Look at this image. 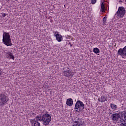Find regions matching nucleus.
I'll use <instances>...</instances> for the list:
<instances>
[{
	"instance_id": "obj_1",
	"label": "nucleus",
	"mask_w": 126,
	"mask_h": 126,
	"mask_svg": "<svg viewBox=\"0 0 126 126\" xmlns=\"http://www.w3.org/2000/svg\"><path fill=\"white\" fill-rule=\"evenodd\" d=\"M2 42L6 46H12L10 34L8 32H3Z\"/></svg>"
},
{
	"instance_id": "obj_2",
	"label": "nucleus",
	"mask_w": 126,
	"mask_h": 126,
	"mask_svg": "<svg viewBox=\"0 0 126 126\" xmlns=\"http://www.w3.org/2000/svg\"><path fill=\"white\" fill-rule=\"evenodd\" d=\"M9 98L6 94L2 93L0 94V106L3 107L7 102H8Z\"/></svg>"
},
{
	"instance_id": "obj_3",
	"label": "nucleus",
	"mask_w": 126,
	"mask_h": 126,
	"mask_svg": "<svg viewBox=\"0 0 126 126\" xmlns=\"http://www.w3.org/2000/svg\"><path fill=\"white\" fill-rule=\"evenodd\" d=\"M75 110H76V113H80L81 111L84 110V104L82 101L80 100H78L75 105Z\"/></svg>"
},
{
	"instance_id": "obj_4",
	"label": "nucleus",
	"mask_w": 126,
	"mask_h": 126,
	"mask_svg": "<svg viewBox=\"0 0 126 126\" xmlns=\"http://www.w3.org/2000/svg\"><path fill=\"white\" fill-rule=\"evenodd\" d=\"M42 122H43V126H49L50 123H51V121L52 120V117L51 115L48 114H45L42 116Z\"/></svg>"
},
{
	"instance_id": "obj_5",
	"label": "nucleus",
	"mask_w": 126,
	"mask_h": 126,
	"mask_svg": "<svg viewBox=\"0 0 126 126\" xmlns=\"http://www.w3.org/2000/svg\"><path fill=\"white\" fill-rule=\"evenodd\" d=\"M63 71L62 74L66 77H70V76H73V73L72 70L70 69L69 67H65L63 68Z\"/></svg>"
},
{
	"instance_id": "obj_6",
	"label": "nucleus",
	"mask_w": 126,
	"mask_h": 126,
	"mask_svg": "<svg viewBox=\"0 0 126 126\" xmlns=\"http://www.w3.org/2000/svg\"><path fill=\"white\" fill-rule=\"evenodd\" d=\"M123 112H119L117 113L113 114L111 115L112 121H119V120H122V118L124 117V115L122 114ZM121 116L122 118L121 117Z\"/></svg>"
},
{
	"instance_id": "obj_7",
	"label": "nucleus",
	"mask_w": 126,
	"mask_h": 126,
	"mask_svg": "<svg viewBox=\"0 0 126 126\" xmlns=\"http://www.w3.org/2000/svg\"><path fill=\"white\" fill-rule=\"evenodd\" d=\"M126 14V9L124 7H119L118 11L116 13V15L118 17L123 18Z\"/></svg>"
},
{
	"instance_id": "obj_8",
	"label": "nucleus",
	"mask_w": 126,
	"mask_h": 126,
	"mask_svg": "<svg viewBox=\"0 0 126 126\" xmlns=\"http://www.w3.org/2000/svg\"><path fill=\"white\" fill-rule=\"evenodd\" d=\"M117 54L121 57H126V46L123 49L120 48L118 51Z\"/></svg>"
},
{
	"instance_id": "obj_9",
	"label": "nucleus",
	"mask_w": 126,
	"mask_h": 126,
	"mask_svg": "<svg viewBox=\"0 0 126 126\" xmlns=\"http://www.w3.org/2000/svg\"><path fill=\"white\" fill-rule=\"evenodd\" d=\"M122 115L124 118L121 120V124L120 126H126V111H122Z\"/></svg>"
},
{
	"instance_id": "obj_10",
	"label": "nucleus",
	"mask_w": 126,
	"mask_h": 126,
	"mask_svg": "<svg viewBox=\"0 0 126 126\" xmlns=\"http://www.w3.org/2000/svg\"><path fill=\"white\" fill-rule=\"evenodd\" d=\"M54 36H55L58 42H62V41H63V36L59 34V32H56L54 34Z\"/></svg>"
},
{
	"instance_id": "obj_11",
	"label": "nucleus",
	"mask_w": 126,
	"mask_h": 126,
	"mask_svg": "<svg viewBox=\"0 0 126 126\" xmlns=\"http://www.w3.org/2000/svg\"><path fill=\"white\" fill-rule=\"evenodd\" d=\"M108 100V97L107 95H102L101 97L98 98V101L101 102V103H104L105 101Z\"/></svg>"
},
{
	"instance_id": "obj_12",
	"label": "nucleus",
	"mask_w": 126,
	"mask_h": 126,
	"mask_svg": "<svg viewBox=\"0 0 126 126\" xmlns=\"http://www.w3.org/2000/svg\"><path fill=\"white\" fill-rule=\"evenodd\" d=\"M72 122L74 123L72 126H83V123L82 122H80V120L78 121H73Z\"/></svg>"
},
{
	"instance_id": "obj_13",
	"label": "nucleus",
	"mask_w": 126,
	"mask_h": 126,
	"mask_svg": "<svg viewBox=\"0 0 126 126\" xmlns=\"http://www.w3.org/2000/svg\"><path fill=\"white\" fill-rule=\"evenodd\" d=\"M66 104L67 106H69V107H71L72 105H73V100H72V98L67 99Z\"/></svg>"
},
{
	"instance_id": "obj_14",
	"label": "nucleus",
	"mask_w": 126,
	"mask_h": 126,
	"mask_svg": "<svg viewBox=\"0 0 126 126\" xmlns=\"http://www.w3.org/2000/svg\"><path fill=\"white\" fill-rule=\"evenodd\" d=\"M31 123L32 126H41V124L37 121H31Z\"/></svg>"
},
{
	"instance_id": "obj_15",
	"label": "nucleus",
	"mask_w": 126,
	"mask_h": 126,
	"mask_svg": "<svg viewBox=\"0 0 126 126\" xmlns=\"http://www.w3.org/2000/svg\"><path fill=\"white\" fill-rule=\"evenodd\" d=\"M8 55H9V57H7V59H12L13 61H14L15 57L12 53H10V52H8Z\"/></svg>"
},
{
	"instance_id": "obj_16",
	"label": "nucleus",
	"mask_w": 126,
	"mask_h": 126,
	"mask_svg": "<svg viewBox=\"0 0 126 126\" xmlns=\"http://www.w3.org/2000/svg\"><path fill=\"white\" fill-rule=\"evenodd\" d=\"M43 116L41 117V116H37L35 117V121L37 122H42L43 121Z\"/></svg>"
},
{
	"instance_id": "obj_17",
	"label": "nucleus",
	"mask_w": 126,
	"mask_h": 126,
	"mask_svg": "<svg viewBox=\"0 0 126 126\" xmlns=\"http://www.w3.org/2000/svg\"><path fill=\"white\" fill-rule=\"evenodd\" d=\"M100 11L102 12H105V4L104 2L101 3Z\"/></svg>"
},
{
	"instance_id": "obj_18",
	"label": "nucleus",
	"mask_w": 126,
	"mask_h": 126,
	"mask_svg": "<svg viewBox=\"0 0 126 126\" xmlns=\"http://www.w3.org/2000/svg\"><path fill=\"white\" fill-rule=\"evenodd\" d=\"M93 52L94 54H99L100 53V50L98 48H94L93 49Z\"/></svg>"
},
{
	"instance_id": "obj_19",
	"label": "nucleus",
	"mask_w": 126,
	"mask_h": 126,
	"mask_svg": "<svg viewBox=\"0 0 126 126\" xmlns=\"http://www.w3.org/2000/svg\"><path fill=\"white\" fill-rule=\"evenodd\" d=\"M110 107H111V109H112L113 110H114L115 111H116V110H117V105L111 103V104H110Z\"/></svg>"
},
{
	"instance_id": "obj_20",
	"label": "nucleus",
	"mask_w": 126,
	"mask_h": 126,
	"mask_svg": "<svg viewBox=\"0 0 126 126\" xmlns=\"http://www.w3.org/2000/svg\"><path fill=\"white\" fill-rule=\"evenodd\" d=\"M106 21H107V17L105 16L104 17H103L102 21L103 24H105V23H106Z\"/></svg>"
},
{
	"instance_id": "obj_21",
	"label": "nucleus",
	"mask_w": 126,
	"mask_h": 126,
	"mask_svg": "<svg viewBox=\"0 0 126 126\" xmlns=\"http://www.w3.org/2000/svg\"><path fill=\"white\" fill-rule=\"evenodd\" d=\"M73 121H76V122L80 121V122H82L81 119H79L78 117H76Z\"/></svg>"
},
{
	"instance_id": "obj_22",
	"label": "nucleus",
	"mask_w": 126,
	"mask_h": 126,
	"mask_svg": "<svg viewBox=\"0 0 126 126\" xmlns=\"http://www.w3.org/2000/svg\"><path fill=\"white\" fill-rule=\"evenodd\" d=\"M96 0H91V3L92 4H94V3H96Z\"/></svg>"
},
{
	"instance_id": "obj_23",
	"label": "nucleus",
	"mask_w": 126,
	"mask_h": 126,
	"mask_svg": "<svg viewBox=\"0 0 126 126\" xmlns=\"http://www.w3.org/2000/svg\"><path fill=\"white\" fill-rule=\"evenodd\" d=\"M6 15H7V14H6V13H3L2 14V17H5L6 16Z\"/></svg>"
},
{
	"instance_id": "obj_24",
	"label": "nucleus",
	"mask_w": 126,
	"mask_h": 126,
	"mask_svg": "<svg viewBox=\"0 0 126 126\" xmlns=\"http://www.w3.org/2000/svg\"><path fill=\"white\" fill-rule=\"evenodd\" d=\"M8 52L6 53V58H8V57H9V55L8 54Z\"/></svg>"
},
{
	"instance_id": "obj_25",
	"label": "nucleus",
	"mask_w": 126,
	"mask_h": 126,
	"mask_svg": "<svg viewBox=\"0 0 126 126\" xmlns=\"http://www.w3.org/2000/svg\"><path fill=\"white\" fill-rule=\"evenodd\" d=\"M109 115H112V112H109Z\"/></svg>"
},
{
	"instance_id": "obj_26",
	"label": "nucleus",
	"mask_w": 126,
	"mask_h": 126,
	"mask_svg": "<svg viewBox=\"0 0 126 126\" xmlns=\"http://www.w3.org/2000/svg\"><path fill=\"white\" fill-rule=\"evenodd\" d=\"M73 46V44H70V47H72Z\"/></svg>"
},
{
	"instance_id": "obj_27",
	"label": "nucleus",
	"mask_w": 126,
	"mask_h": 126,
	"mask_svg": "<svg viewBox=\"0 0 126 126\" xmlns=\"http://www.w3.org/2000/svg\"><path fill=\"white\" fill-rule=\"evenodd\" d=\"M69 45H71V42H69Z\"/></svg>"
},
{
	"instance_id": "obj_28",
	"label": "nucleus",
	"mask_w": 126,
	"mask_h": 126,
	"mask_svg": "<svg viewBox=\"0 0 126 126\" xmlns=\"http://www.w3.org/2000/svg\"><path fill=\"white\" fill-rule=\"evenodd\" d=\"M32 115H34L35 114V113H32Z\"/></svg>"
},
{
	"instance_id": "obj_29",
	"label": "nucleus",
	"mask_w": 126,
	"mask_h": 126,
	"mask_svg": "<svg viewBox=\"0 0 126 126\" xmlns=\"http://www.w3.org/2000/svg\"><path fill=\"white\" fill-rule=\"evenodd\" d=\"M1 74V73L0 72V75Z\"/></svg>"
}]
</instances>
